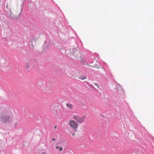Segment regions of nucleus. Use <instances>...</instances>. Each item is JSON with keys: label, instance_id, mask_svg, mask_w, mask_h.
<instances>
[{"label": "nucleus", "instance_id": "obj_1", "mask_svg": "<svg viewBox=\"0 0 154 154\" xmlns=\"http://www.w3.org/2000/svg\"><path fill=\"white\" fill-rule=\"evenodd\" d=\"M72 118L74 120L70 119L68 122V125L75 132H76L78 127V123H82L84 122L85 116L80 117L76 115H73Z\"/></svg>", "mask_w": 154, "mask_h": 154}, {"label": "nucleus", "instance_id": "obj_2", "mask_svg": "<svg viewBox=\"0 0 154 154\" xmlns=\"http://www.w3.org/2000/svg\"><path fill=\"white\" fill-rule=\"evenodd\" d=\"M12 115V112L10 109L5 108L3 109L0 114L1 121L4 123L9 122Z\"/></svg>", "mask_w": 154, "mask_h": 154}, {"label": "nucleus", "instance_id": "obj_3", "mask_svg": "<svg viewBox=\"0 0 154 154\" xmlns=\"http://www.w3.org/2000/svg\"><path fill=\"white\" fill-rule=\"evenodd\" d=\"M66 106L70 110H72V105L71 104L67 103L66 104Z\"/></svg>", "mask_w": 154, "mask_h": 154}, {"label": "nucleus", "instance_id": "obj_4", "mask_svg": "<svg viewBox=\"0 0 154 154\" xmlns=\"http://www.w3.org/2000/svg\"><path fill=\"white\" fill-rule=\"evenodd\" d=\"M9 66V63L7 62H5V64L4 65H3V67L5 68H6L7 67H8Z\"/></svg>", "mask_w": 154, "mask_h": 154}, {"label": "nucleus", "instance_id": "obj_5", "mask_svg": "<svg viewBox=\"0 0 154 154\" xmlns=\"http://www.w3.org/2000/svg\"><path fill=\"white\" fill-rule=\"evenodd\" d=\"M26 67L27 69H29L30 67V63L29 62L26 63Z\"/></svg>", "mask_w": 154, "mask_h": 154}, {"label": "nucleus", "instance_id": "obj_6", "mask_svg": "<svg viewBox=\"0 0 154 154\" xmlns=\"http://www.w3.org/2000/svg\"><path fill=\"white\" fill-rule=\"evenodd\" d=\"M55 147L56 149H59V151H61L63 150V148L61 147H60L59 146H57Z\"/></svg>", "mask_w": 154, "mask_h": 154}, {"label": "nucleus", "instance_id": "obj_7", "mask_svg": "<svg viewBox=\"0 0 154 154\" xmlns=\"http://www.w3.org/2000/svg\"><path fill=\"white\" fill-rule=\"evenodd\" d=\"M80 78L82 80H84L86 78V77L85 75H81L80 76Z\"/></svg>", "mask_w": 154, "mask_h": 154}, {"label": "nucleus", "instance_id": "obj_8", "mask_svg": "<svg viewBox=\"0 0 154 154\" xmlns=\"http://www.w3.org/2000/svg\"><path fill=\"white\" fill-rule=\"evenodd\" d=\"M72 76L74 78H76V77H78V74L77 73H75L72 75Z\"/></svg>", "mask_w": 154, "mask_h": 154}, {"label": "nucleus", "instance_id": "obj_9", "mask_svg": "<svg viewBox=\"0 0 154 154\" xmlns=\"http://www.w3.org/2000/svg\"><path fill=\"white\" fill-rule=\"evenodd\" d=\"M72 135L73 136V137H74L75 136V132H73L72 133Z\"/></svg>", "mask_w": 154, "mask_h": 154}, {"label": "nucleus", "instance_id": "obj_10", "mask_svg": "<svg viewBox=\"0 0 154 154\" xmlns=\"http://www.w3.org/2000/svg\"><path fill=\"white\" fill-rule=\"evenodd\" d=\"M95 85L96 86H97V87H98H98H99V86H98V84H95Z\"/></svg>", "mask_w": 154, "mask_h": 154}, {"label": "nucleus", "instance_id": "obj_11", "mask_svg": "<svg viewBox=\"0 0 154 154\" xmlns=\"http://www.w3.org/2000/svg\"><path fill=\"white\" fill-rule=\"evenodd\" d=\"M15 126H16L18 125V123L17 122H16L15 123Z\"/></svg>", "mask_w": 154, "mask_h": 154}, {"label": "nucleus", "instance_id": "obj_12", "mask_svg": "<svg viewBox=\"0 0 154 154\" xmlns=\"http://www.w3.org/2000/svg\"><path fill=\"white\" fill-rule=\"evenodd\" d=\"M55 140V139L54 138H52L51 139L53 141H54Z\"/></svg>", "mask_w": 154, "mask_h": 154}, {"label": "nucleus", "instance_id": "obj_13", "mask_svg": "<svg viewBox=\"0 0 154 154\" xmlns=\"http://www.w3.org/2000/svg\"><path fill=\"white\" fill-rule=\"evenodd\" d=\"M42 154H47L46 153H45V152H43Z\"/></svg>", "mask_w": 154, "mask_h": 154}, {"label": "nucleus", "instance_id": "obj_14", "mask_svg": "<svg viewBox=\"0 0 154 154\" xmlns=\"http://www.w3.org/2000/svg\"><path fill=\"white\" fill-rule=\"evenodd\" d=\"M31 45H32V48H33L34 47V46L32 44Z\"/></svg>", "mask_w": 154, "mask_h": 154}, {"label": "nucleus", "instance_id": "obj_15", "mask_svg": "<svg viewBox=\"0 0 154 154\" xmlns=\"http://www.w3.org/2000/svg\"><path fill=\"white\" fill-rule=\"evenodd\" d=\"M56 127H57V126H54V128H56Z\"/></svg>", "mask_w": 154, "mask_h": 154}]
</instances>
